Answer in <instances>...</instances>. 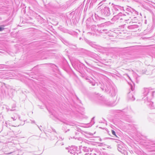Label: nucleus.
Wrapping results in <instances>:
<instances>
[{
  "label": "nucleus",
  "mask_w": 155,
  "mask_h": 155,
  "mask_svg": "<svg viewBox=\"0 0 155 155\" xmlns=\"http://www.w3.org/2000/svg\"><path fill=\"white\" fill-rule=\"evenodd\" d=\"M111 131H112V134L113 135L116 136V134H115V132L114 130H112Z\"/></svg>",
  "instance_id": "f257e3e1"
},
{
  "label": "nucleus",
  "mask_w": 155,
  "mask_h": 155,
  "mask_svg": "<svg viewBox=\"0 0 155 155\" xmlns=\"http://www.w3.org/2000/svg\"><path fill=\"white\" fill-rule=\"evenodd\" d=\"M3 26V27H4V25H3V26Z\"/></svg>",
  "instance_id": "7ed1b4c3"
},
{
  "label": "nucleus",
  "mask_w": 155,
  "mask_h": 155,
  "mask_svg": "<svg viewBox=\"0 0 155 155\" xmlns=\"http://www.w3.org/2000/svg\"><path fill=\"white\" fill-rule=\"evenodd\" d=\"M4 29L3 28L0 27V31H2Z\"/></svg>",
  "instance_id": "f03ea898"
}]
</instances>
